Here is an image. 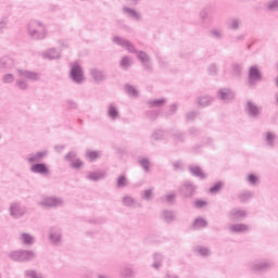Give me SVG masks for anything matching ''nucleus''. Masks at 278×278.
I'll return each mask as SVG.
<instances>
[{"label":"nucleus","mask_w":278,"mask_h":278,"mask_svg":"<svg viewBox=\"0 0 278 278\" xmlns=\"http://www.w3.org/2000/svg\"><path fill=\"white\" fill-rule=\"evenodd\" d=\"M189 173H191L193 177H198L199 179H205L206 177L205 173H203V169H201L199 165H190Z\"/></svg>","instance_id":"23"},{"label":"nucleus","mask_w":278,"mask_h":278,"mask_svg":"<svg viewBox=\"0 0 278 278\" xmlns=\"http://www.w3.org/2000/svg\"><path fill=\"white\" fill-rule=\"evenodd\" d=\"M198 116H199V112L191 111L187 113L186 118L187 121H194V118H197Z\"/></svg>","instance_id":"55"},{"label":"nucleus","mask_w":278,"mask_h":278,"mask_svg":"<svg viewBox=\"0 0 278 278\" xmlns=\"http://www.w3.org/2000/svg\"><path fill=\"white\" fill-rule=\"evenodd\" d=\"M71 168H79L80 166H84V162L81 160L76 159L70 163Z\"/></svg>","instance_id":"54"},{"label":"nucleus","mask_w":278,"mask_h":278,"mask_svg":"<svg viewBox=\"0 0 278 278\" xmlns=\"http://www.w3.org/2000/svg\"><path fill=\"white\" fill-rule=\"evenodd\" d=\"M152 195H153V190L148 189V190H144V192L141 195V198L143 199V201H151V197Z\"/></svg>","instance_id":"52"},{"label":"nucleus","mask_w":278,"mask_h":278,"mask_svg":"<svg viewBox=\"0 0 278 278\" xmlns=\"http://www.w3.org/2000/svg\"><path fill=\"white\" fill-rule=\"evenodd\" d=\"M205 205H207V202H206V201H203V200H197V201H195V207H197V210H201V208L205 207Z\"/></svg>","instance_id":"59"},{"label":"nucleus","mask_w":278,"mask_h":278,"mask_svg":"<svg viewBox=\"0 0 278 278\" xmlns=\"http://www.w3.org/2000/svg\"><path fill=\"white\" fill-rule=\"evenodd\" d=\"M76 157H77V152H75V151H70V152L65 155V160H66V162H70V164H71L72 162H74V160H76Z\"/></svg>","instance_id":"48"},{"label":"nucleus","mask_w":278,"mask_h":278,"mask_svg":"<svg viewBox=\"0 0 278 278\" xmlns=\"http://www.w3.org/2000/svg\"><path fill=\"white\" fill-rule=\"evenodd\" d=\"M43 60H60V52L54 48H51L42 53Z\"/></svg>","instance_id":"24"},{"label":"nucleus","mask_w":278,"mask_h":278,"mask_svg":"<svg viewBox=\"0 0 278 278\" xmlns=\"http://www.w3.org/2000/svg\"><path fill=\"white\" fill-rule=\"evenodd\" d=\"M122 68H127L128 66H131V61L129 60V56H123L121 61Z\"/></svg>","instance_id":"50"},{"label":"nucleus","mask_w":278,"mask_h":278,"mask_svg":"<svg viewBox=\"0 0 278 278\" xmlns=\"http://www.w3.org/2000/svg\"><path fill=\"white\" fill-rule=\"evenodd\" d=\"M198 104L202 108H207V105H212V102L214 101V98L210 96H202L197 99Z\"/></svg>","instance_id":"27"},{"label":"nucleus","mask_w":278,"mask_h":278,"mask_svg":"<svg viewBox=\"0 0 278 278\" xmlns=\"http://www.w3.org/2000/svg\"><path fill=\"white\" fill-rule=\"evenodd\" d=\"M228 231L230 233H248L251 231V227L247 224H231L228 226Z\"/></svg>","instance_id":"13"},{"label":"nucleus","mask_w":278,"mask_h":278,"mask_svg":"<svg viewBox=\"0 0 278 278\" xmlns=\"http://www.w3.org/2000/svg\"><path fill=\"white\" fill-rule=\"evenodd\" d=\"M124 90L125 92H127L129 97H134V98L138 97V89H136L131 85H125Z\"/></svg>","instance_id":"37"},{"label":"nucleus","mask_w":278,"mask_h":278,"mask_svg":"<svg viewBox=\"0 0 278 278\" xmlns=\"http://www.w3.org/2000/svg\"><path fill=\"white\" fill-rule=\"evenodd\" d=\"M28 35L33 40H43L47 38V28L42 23L33 20L28 24Z\"/></svg>","instance_id":"3"},{"label":"nucleus","mask_w":278,"mask_h":278,"mask_svg":"<svg viewBox=\"0 0 278 278\" xmlns=\"http://www.w3.org/2000/svg\"><path fill=\"white\" fill-rule=\"evenodd\" d=\"M232 68V75L236 77H241L242 75V65L240 63H235L231 65Z\"/></svg>","instance_id":"39"},{"label":"nucleus","mask_w":278,"mask_h":278,"mask_svg":"<svg viewBox=\"0 0 278 278\" xmlns=\"http://www.w3.org/2000/svg\"><path fill=\"white\" fill-rule=\"evenodd\" d=\"M103 177H105V173L103 172H89L87 175V179H89V181H100Z\"/></svg>","instance_id":"28"},{"label":"nucleus","mask_w":278,"mask_h":278,"mask_svg":"<svg viewBox=\"0 0 278 278\" xmlns=\"http://www.w3.org/2000/svg\"><path fill=\"white\" fill-rule=\"evenodd\" d=\"M86 157L89 162H94V160L99 159V151L97 150H87Z\"/></svg>","instance_id":"38"},{"label":"nucleus","mask_w":278,"mask_h":278,"mask_svg":"<svg viewBox=\"0 0 278 278\" xmlns=\"http://www.w3.org/2000/svg\"><path fill=\"white\" fill-rule=\"evenodd\" d=\"M197 253H199L200 255H202V257H207V255H210V249L207 248H203V247H198L197 248Z\"/></svg>","instance_id":"47"},{"label":"nucleus","mask_w":278,"mask_h":278,"mask_svg":"<svg viewBox=\"0 0 278 278\" xmlns=\"http://www.w3.org/2000/svg\"><path fill=\"white\" fill-rule=\"evenodd\" d=\"M25 277L26 278H45V276H42V274H38V271H36L34 269H27L25 271Z\"/></svg>","instance_id":"41"},{"label":"nucleus","mask_w":278,"mask_h":278,"mask_svg":"<svg viewBox=\"0 0 278 278\" xmlns=\"http://www.w3.org/2000/svg\"><path fill=\"white\" fill-rule=\"evenodd\" d=\"M166 203H175V199H177V194L170 193L164 197Z\"/></svg>","instance_id":"58"},{"label":"nucleus","mask_w":278,"mask_h":278,"mask_svg":"<svg viewBox=\"0 0 278 278\" xmlns=\"http://www.w3.org/2000/svg\"><path fill=\"white\" fill-rule=\"evenodd\" d=\"M66 108L67 110H77V102L73 100H66Z\"/></svg>","instance_id":"56"},{"label":"nucleus","mask_w":278,"mask_h":278,"mask_svg":"<svg viewBox=\"0 0 278 278\" xmlns=\"http://www.w3.org/2000/svg\"><path fill=\"white\" fill-rule=\"evenodd\" d=\"M247 181H249L251 186H255L257 184V177L255 176V174H249L247 176Z\"/></svg>","instance_id":"51"},{"label":"nucleus","mask_w":278,"mask_h":278,"mask_svg":"<svg viewBox=\"0 0 278 278\" xmlns=\"http://www.w3.org/2000/svg\"><path fill=\"white\" fill-rule=\"evenodd\" d=\"M20 240L26 247H31L34 244V237L27 232H23L20 235Z\"/></svg>","instance_id":"26"},{"label":"nucleus","mask_w":278,"mask_h":278,"mask_svg":"<svg viewBox=\"0 0 278 278\" xmlns=\"http://www.w3.org/2000/svg\"><path fill=\"white\" fill-rule=\"evenodd\" d=\"M49 240L54 247L62 244V230L58 227H52L49 232Z\"/></svg>","instance_id":"11"},{"label":"nucleus","mask_w":278,"mask_h":278,"mask_svg":"<svg viewBox=\"0 0 278 278\" xmlns=\"http://www.w3.org/2000/svg\"><path fill=\"white\" fill-rule=\"evenodd\" d=\"M223 186H224L223 181L215 182V184L210 188L211 194H216V193L220 192V189L223 188Z\"/></svg>","instance_id":"43"},{"label":"nucleus","mask_w":278,"mask_h":278,"mask_svg":"<svg viewBox=\"0 0 278 278\" xmlns=\"http://www.w3.org/2000/svg\"><path fill=\"white\" fill-rule=\"evenodd\" d=\"M204 227H207V222L204 218L199 217L194 219L192 229H203Z\"/></svg>","instance_id":"34"},{"label":"nucleus","mask_w":278,"mask_h":278,"mask_svg":"<svg viewBox=\"0 0 278 278\" xmlns=\"http://www.w3.org/2000/svg\"><path fill=\"white\" fill-rule=\"evenodd\" d=\"M245 112L252 118H257V116H260V109L252 101H248V103L245 105Z\"/></svg>","instance_id":"19"},{"label":"nucleus","mask_w":278,"mask_h":278,"mask_svg":"<svg viewBox=\"0 0 278 278\" xmlns=\"http://www.w3.org/2000/svg\"><path fill=\"white\" fill-rule=\"evenodd\" d=\"M194 192H197V186H194L192 181L187 180L182 184L180 188V194L185 199H192L194 197Z\"/></svg>","instance_id":"8"},{"label":"nucleus","mask_w":278,"mask_h":278,"mask_svg":"<svg viewBox=\"0 0 278 278\" xmlns=\"http://www.w3.org/2000/svg\"><path fill=\"white\" fill-rule=\"evenodd\" d=\"M278 8V0H271L267 2V10H277Z\"/></svg>","instance_id":"57"},{"label":"nucleus","mask_w":278,"mask_h":278,"mask_svg":"<svg viewBox=\"0 0 278 278\" xmlns=\"http://www.w3.org/2000/svg\"><path fill=\"white\" fill-rule=\"evenodd\" d=\"M262 79L263 76L260 68H257V66L255 65L251 66L248 72L247 86H249V88H255V86H257V83L262 81Z\"/></svg>","instance_id":"5"},{"label":"nucleus","mask_w":278,"mask_h":278,"mask_svg":"<svg viewBox=\"0 0 278 278\" xmlns=\"http://www.w3.org/2000/svg\"><path fill=\"white\" fill-rule=\"evenodd\" d=\"M10 215L13 216V218H21L25 216V207L21 206L18 202L12 203L10 206Z\"/></svg>","instance_id":"14"},{"label":"nucleus","mask_w":278,"mask_h":278,"mask_svg":"<svg viewBox=\"0 0 278 278\" xmlns=\"http://www.w3.org/2000/svg\"><path fill=\"white\" fill-rule=\"evenodd\" d=\"M168 136V131L163 129H156L152 132L153 140H164Z\"/></svg>","instance_id":"33"},{"label":"nucleus","mask_w":278,"mask_h":278,"mask_svg":"<svg viewBox=\"0 0 278 278\" xmlns=\"http://www.w3.org/2000/svg\"><path fill=\"white\" fill-rule=\"evenodd\" d=\"M174 139L178 142H184V135L181 132L174 134Z\"/></svg>","instance_id":"63"},{"label":"nucleus","mask_w":278,"mask_h":278,"mask_svg":"<svg viewBox=\"0 0 278 278\" xmlns=\"http://www.w3.org/2000/svg\"><path fill=\"white\" fill-rule=\"evenodd\" d=\"M129 184V180H127V176L119 175L116 179V186L117 188H125Z\"/></svg>","instance_id":"36"},{"label":"nucleus","mask_w":278,"mask_h":278,"mask_svg":"<svg viewBox=\"0 0 278 278\" xmlns=\"http://www.w3.org/2000/svg\"><path fill=\"white\" fill-rule=\"evenodd\" d=\"M208 36L213 40H223L225 38V33L218 27H213L208 30Z\"/></svg>","instance_id":"22"},{"label":"nucleus","mask_w":278,"mask_h":278,"mask_svg":"<svg viewBox=\"0 0 278 278\" xmlns=\"http://www.w3.org/2000/svg\"><path fill=\"white\" fill-rule=\"evenodd\" d=\"M136 202V200H134V198L131 197H125L123 199V204L126 206V207H131V205H134V203Z\"/></svg>","instance_id":"49"},{"label":"nucleus","mask_w":278,"mask_h":278,"mask_svg":"<svg viewBox=\"0 0 278 278\" xmlns=\"http://www.w3.org/2000/svg\"><path fill=\"white\" fill-rule=\"evenodd\" d=\"M70 77L74 84H83L86 77H84V70L81 68V65L78 63H72Z\"/></svg>","instance_id":"6"},{"label":"nucleus","mask_w":278,"mask_h":278,"mask_svg":"<svg viewBox=\"0 0 278 278\" xmlns=\"http://www.w3.org/2000/svg\"><path fill=\"white\" fill-rule=\"evenodd\" d=\"M228 218L229 220H232V223H238L247 218V211L242 208H232L228 212Z\"/></svg>","instance_id":"12"},{"label":"nucleus","mask_w":278,"mask_h":278,"mask_svg":"<svg viewBox=\"0 0 278 278\" xmlns=\"http://www.w3.org/2000/svg\"><path fill=\"white\" fill-rule=\"evenodd\" d=\"M174 170H181V161H176L173 163Z\"/></svg>","instance_id":"64"},{"label":"nucleus","mask_w":278,"mask_h":278,"mask_svg":"<svg viewBox=\"0 0 278 278\" xmlns=\"http://www.w3.org/2000/svg\"><path fill=\"white\" fill-rule=\"evenodd\" d=\"M80 278H94V275L92 274V270L85 271Z\"/></svg>","instance_id":"62"},{"label":"nucleus","mask_w":278,"mask_h":278,"mask_svg":"<svg viewBox=\"0 0 278 278\" xmlns=\"http://www.w3.org/2000/svg\"><path fill=\"white\" fill-rule=\"evenodd\" d=\"M121 277L122 278H134L135 277L134 269L131 267H123L121 269Z\"/></svg>","instance_id":"35"},{"label":"nucleus","mask_w":278,"mask_h":278,"mask_svg":"<svg viewBox=\"0 0 278 278\" xmlns=\"http://www.w3.org/2000/svg\"><path fill=\"white\" fill-rule=\"evenodd\" d=\"M49 154V152L47 150L43 151H39L37 153H31L28 154V157L26 159L28 164H37L40 162V160H42L43 157H47V155Z\"/></svg>","instance_id":"16"},{"label":"nucleus","mask_w":278,"mask_h":278,"mask_svg":"<svg viewBox=\"0 0 278 278\" xmlns=\"http://www.w3.org/2000/svg\"><path fill=\"white\" fill-rule=\"evenodd\" d=\"M149 108H164L166 105V99H155L148 101Z\"/></svg>","instance_id":"31"},{"label":"nucleus","mask_w":278,"mask_h":278,"mask_svg":"<svg viewBox=\"0 0 278 278\" xmlns=\"http://www.w3.org/2000/svg\"><path fill=\"white\" fill-rule=\"evenodd\" d=\"M216 97L223 103H231L236 99V91L229 88H220L217 90Z\"/></svg>","instance_id":"7"},{"label":"nucleus","mask_w":278,"mask_h":278,"mask_svg":"<svg viewBox=\"0 0 278 278\" xmlns=\"http://www.w3.org/2000/svg\"><path fill=\"white\" fill-rule=\"evenodd\" d=\"M90 75L96 81H105V72H103V70L93 67L90 70Z\"/></svg>","instance_id":"21"},{"label":"nucleus","mask_w":278,"mask_h":278,"mask_svg":"<svg viewBox=\"0 0 278 278\" xmlns=\"http://www.w3.org/2000/svg\"><path fill=\"white\" fill-rule=\"evenodd\" d=\"M153 260L154 263L152 265V268H155V270H160V268H162V262H164V256L160 253H154Z\"/></svg>","instance_id":"29"},{"label":"nucleus","mask_w":278,"mask_h":278,"mask_svg":"<svg viewBox=\"0 0 278 278\" xmlns=\"http://www.w3.org/2000/svg\"><path fill=\"white\" fill-rule=\"evenodd\" d=\"M147 116L150 118V121H155V118L160 116V111H148Z\"/></svg>","instance_id":"53"},{"label":"nucleus","mask_w":278,"mask_h":278,"mask_svg":"<svg viewBox=\"0 0 278 278\" xmlns=\"http://www.w3.org/2000/svg\"><path fill=\"white\" fill-rule=\"evenodd\" d=\"M122 11L125 14V16H127V18H130V21H142V15L131 8L124 7Z\"/></svg>","instance_id":"15"},{"label":"nucleus","mask_w":278,"mask_h":278,"mask_svg":"<svg viewBox=\"0 0 278 278\" xmlns=\"http://www.w3.org/2000/svg\"><path fill=\"white\" fill-rule=\"evenodd\" d=\"M36 252L33 250H15L9 253V260L11 262H18L20 264H27V262H34Z\"/></svg>","instance_id":"2"},{"label":"nucleus","mask_w":278,"mask_h":278,"mask_svg":"<svg viewBox=\"0 0 278 278\" xmlns=\"http://www.w3.org/2000/svg\"><path fill=\"white\" fill-rule=\"evenodd\" d=\"M15 86H17L20 90H27L29 88V85H27V81L23 79H17L15 83Z\"/></svg>","instance_id":"45"},{"label":"nucleus","mask_w":278,"mask_h":278,"mask_svg":"<svg viewBox=\"0 0 278 278\" xmlns=\"http://www.w3.org/2000/svg\"><path fill=\"white\" fill-rule=\"evenodd\" d=\"M106 116L111 121H116L118 116H121V112L118 111V108H116V105L111 103L108 105Z\"/></svg>","instance_id":"20"},{"label":"nucleus","mask_w":278,"mask_h":278,"mask_svg":"<svg viewBox=\"0 0 278 278\" xmlns=\"http://www.w3.org/2000/svg\"><path fill=\"white\" fill-rule=\"evenodd\" d=\"M20 77H25L26 79H29L30 81H38L40 79V74L27 70H18L17 71Z\"/></svg>","instance_id":"18"},{"label":"nucleus","mask_w":278,"mask_h":278,"mask_svg":"<svg viewBox=\"0 0 278 278\" xmlns=\"http://www.w3.org/2000/svg\"><path fill=\"white\" fill-rule=\"evenodd\" d=\"M208 73H210V75H216L218 73V67L216 66V64L210 65Z\"/></svg>","instance_id":"60"},{"label":"nucleus","mask_w":278,"mask_h":278,"mask_svg":"<svg viewBox=\"0 0 278 278\" xmlns=\"http://www.w3.org/2000/svg\"><path fill=\"white\" fill-rule=\"evenodd\" d=\"M249 268L252 273L262 275V273H268L273 268V263L268 260H255L249 263Z\"/></svg>","instance_id":"4"},{"label":"nucleus","mask_w":278,"mask_h":278,"mask_svg":"<svg viewBox=\"0 0 278 278\" xmlns=\"http://www.w3.org/2000/svg\"><path fill=\"white\" fill-rule=\"evenodd\" d=\"M63 203L64 200H62V198L47 197L43 198V200L40 202V205L46 210H49V207H60V205Z\"/></svg>","instance_id":"10"},{"label":"nucleus","mask_w":278,"mask_h":278,"mask_svg":"<svg viewBox=\"0 0 278 278\" xmlns=\"http://www.w3.org/2000/svg\"><path fill=\"white\" fill-rule=\"evenodd\" d=\"M265 141L268 147H275V134L266 132L265 134Z\"/></svg>","instance_id":"42"},{"label":"nucleus","mask_w":278,"mask_h":278,"mask_svg":"<svg viewBox=\"0 0 278 278\" xmlns=\"http://www.w3.org/2000/svg\"><path fill=\"white\" fill-rule=\"evenodd\" d=\"M7 26H8V17H2L0 20V31L1 29H5Z\"/></svg>","instance_id":"61"},{"label":"nucleus","mask_w":278,"mask_h":278,"mask_svg":"<svg viewBox=\"0 0 278 278\" xmlns=\"http://www.w3.org/2000/svg\"><path fill=\"white\" fill-rule=\"evenodd\" d=\"M113 42L126 49L128 53H136L137 59L141 62L144 71H151V58L149 54L142 50H137L129 40L124 39L123 37L115 36L113 37Z\"/></svg>","instance_id":"1"},{"label":"nucleus","mask_w":278,"mask_h":278,"mask_svg":"<svg viewBox=\"0 0 278 278\" xmlns=\"http://www.w3.org/2000/svg\"><path fill=\"white\" fill-rule=\"evenodd\" d=\"M139 165L141 166V168H143V170L146 173H149V168L151 166V162L149 161V159L147 157H142L139 160Z\"/></svg>","instance_id":"40"},{"label":"nucleus","mask_w":278,"mask_h":278,"mask_svg":"<svg viewBox=\"0 0 278 278\" xmlns=\"http://www.w3.org/2000/svg\"><path fill=\"white\" fill-rule=\"evenodd\" d=\"M200 18L205 23V21H210V9H204L200 12Z\"/></svg>","instance_id":"46"},{"label":"nucleus","mask_w":278,"mask_h":278,"mask_svg":"<svg viewBox=\"0 0 278 278\" xmlns=\"http://www.w3.org/2000/svg\"><path fill=\"white\" fill-rule=\"evenodd\" d=\"M29 170L35 175H41V177H47L51 173L47 163H33Z\"/></svg>","instance_id":"9"},{"label":"nucleus","mask_w":278,"mask_h":278,"mask_svg":"<svg viewBox=\"0 0 278 278\" xmlns=\"http://www.w3.org/2000/svg\"><path fill=\"white\" fill-rule=\"evenodd\" d=\"M14 74H4L2 76V84H14Z\"/></svg>","instance_id":"44"},{"label":"nucleus","mask_w":278,"mask_h":278,"mask_svg":"<svg viewBox=\"0 0 278 278\" xmlns=\"http://www.w3.org/2000/svg\"><path fill=\"white\" fill-rule=\"evenodd\" d=\"M240 23H241V20L238 18V17H232L230 18L228 22H227V27L228 29H240Z\"/></svg>","instance_id":"32"},{"label":"nucleus","mask_w":278,"mask_h":278,"mask_svg":"<svg viewBox=\"0 0 278 278\" xmlns=\"http://www.w3.org/2000/svg\"><path fill=\"white\" fill-rule=\"evenodd\" d=\"M255 197V193L253 191H243L239 193L238 199L241 201V203H247V201H251Z\"/></svg>","instance_id":"30"},{"label":"nucleus","mask_w":278,"mask_h":278,"mask_svg":"<svg viewBox=\"0 0 278 278\" xmlns=\"http://www.w3.org/2000/svg\"><path fill=\"white\" fill-rule=\"evenodd\" d=\"M161 218L165 223H173L175 220L176 216H175V213L173 211L164 210L163 212H161Z\"/></svg>","instance_id":"25"},{"label":"nucleus","mask_w":278,"mask_h":278,"mask_svg":"<svg viewBox=\"0 0 278 278\" xmlns=\"http://www.w3.org/2000/svg\"><path fill=\"white\" fill-rule=\"evenodd\" d=\"M14 66V59L9 55L0 58V70L2 71H12Z\"/></svg>","instance_id":"17"}]
</instances>
